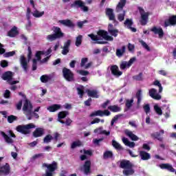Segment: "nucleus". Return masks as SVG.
Listing matches in <instances>:
<instances>
[{"label": "nucleus", "instance_id": "f704fd0d", "mask_svg": "<svg viewBox=\"0 0 176 176\" xmlns=\"http://www.w3.org/2000/svg\"><path fill=\"white\" fill-rule=\"evenodd\" d=\"M124 175L130 176L133 175L135 171L133 169V168H127L126 170H124L122 171Z\"/></svg>", "mask_w": 176, "mask_h": 176}, {"label": "nucleus", "instance_id": "c756f323", "mask_svg": "<svg viewBox=\"0 0 176 176\" xmlns=\"http://www.w3.org/2000/svg\"><path fill=\"white\" fill-rule=\"evenodd\" d=\"M0 134L4 138L6 142H7V144H13V139H12L10 137H9V135H8L5 132L1 131Z\"/></svg>", "mask_w": 176, "mask_h": 176}, {"label": "nucleus", "instance_id": "7ed1b4c3", "mask_svg": "<svg viewBox=\"0 0 176 176\" xmlns=\"http://www.w3.org/2000/svg\"><path fill=\"white\" fill-rule=\"evenodd\" d=\"M35 124L33 123H30L26 125H18L16 130L18 131V133L27 135L31 133V129H35Z\"/></svg>", "mask_w": 176, "mask_h": 176}, {"label": "nucleus", "instance_id": "2f4dec72", "mask_svg": "<svg viewBox=\"0 0 176 176\" xmlns=\"http://www.w3.org/2000/svg\"><path fill=\"white\" fill-rule=\"evenodd\" d=\"M86 93H87L88 97H93L95 98H98V94H97V91H96V90L87 89Z\"/></svg>", "mask_w": 176, "mask_h": 176}, {"label": "nucleus", "instance_id": "ddd939ff", "mask_svg": "<svg viewBox=\"0 0 176 176\" xmlns=\"http://www.w3.org/2000/svg\"><path fill=\"white\" fill-rule=\"evenodd\" d=\"M10 174V165L6 163L5 165L0 166V175H9Z\"/></svg>", "mask_w": 176, "mask_h": 176}, {"label": "nucleus", "instance_id": "0e129e2a", "mask_svg": "<svg viewBox=\"0 0 176 176\" xmlns=\"http://www.w3.org/2000/svg\"><path fill=\"white\" fill-rule=\"evenodd\" d=\"M87 61H89V58H82L81 59L80 67H85V65H86V63H87Z\"/></svg>", "mask_w": 176, "mask_h": 176}, {"label": "nucleus", "instance_id": "58836bf2", "mask_svg": "<svg viewBox=\"0 0 176 176\" xmlns=\"http://www.w3.org/2000/svg\"><path fill=\"white\" fill-rule=\"evenodd\" d=\"M113 157V153L112 151H107L103 154V159H111Z\"/></svg>", "mask_w": 176, "mask_h": 176}, {"label": "nucleus", "instance_id": "5701e85b", "mask_svg": "<svg viewBox=\"0 0 176 176\" xmlns=\"http://www.w3.org/2000/svg\"><path fill=\"white\" fill-rule=\"evenodd\" d=\"M126 3H127V0H120L116 8L117 13H120V12L123 10V8L126 6Z\"/></svg>", "mask_w": 176, "mask_h": 176}, {"label": "nucleus", "instance_id": "ea45409f", "mask_svg": "<svg viewBox=\"0 0 176 176\" xmlns=\"http://www.w3.org/2000/svg\"><path fill=\"white\" fill-rule=\"evenodd\" d=\"M124 25H126L127 28L129 29L131 27H133V24L134 23L133 22V19H126L125 21L124 22Z\"/></svg>", "mask_w": 176, "mask_h": 176}, {"label": "nucleus", "instance_id": "4c0bfd02", "mask_svg": "<svg viewBox=\"0 0 176 176\" xmlns=\"http://www.w3.org/2000/svg\"><path fill=\"white\" fill-rule=\"evenodd\" d=\"M51 79H52V77L48 75H43L40 78L41 82H42V83H47V82Z\"/></svg>", "mask_w": 176, "mask_h": 176}, {"label": "nucleus", "instance_id": "603ef678", "mask_svg": "<svg viewBox=\"0 0 176 176\" xmlns=\"http://www.w3.org/2000/svg\"><path fill=\"white\" fill-rule=\"evenodd\" d=\"M15 120H17V116L11 115L8 117V123H13Z\"/></svg>", "mask_w": 176, "mask_h": 176}, {"label": "nucleus", "instance_id": "423d86ee", "mask_svg": "<svg viewBox=\"0 0 176 176\" xmlns=\"http://www.w3.org/2000/svg\"><path fill=\"white\" fill-rule=\"evenodd\" d=\"M63 73V76L67 80V82H74L75 77L74 72L71 71V69L67 68V67H63L62 70Z\"/></svg>", "mask_w": 176, "mask_h": 176}, {"label": "nucleus", "instance_id": "393cba45", "mask_svg": "<svg viewBox=\"0 0 176 176\" xmlns=\"http://www.w3.org/2000/svg\"><path fill=\"white\" fill-rule=\"evenodd\" d=\"M43 134H45V129L43 128H36L33 132L32 135L34 138H38L42 137Z\"/></svg>", "mask_w": 176, "mask_h": 176}, {"label": "nucleus", "instance_id": "72a5a7b5", "mask_svg": "<svg viewBox=\"0 0 176 176\" xmlns=\"http://www.w3.org/2000/svg\"><path fill=\"white\" fill-rule=\"evenodd\" d=\"M32 14L34 17H36V19H39V17H42V16L45 14V11L39 12L38 10H35Z\"/></svg>", "mask_w": 176, "mask_h": 176}, {"label": "nucleus", "instance_id": "dca6fc26", "mask_svg": "<svg viewBox=\"0 0 176 176\" xmlns=\"http://www.w3.org/2000/svg\"><path fill=\"white\" fill-rule=\"evenodd\" d=\"M69 115V112L67 111H63L58 113V122L61 123L62 124H65V121L63 120V119H65L66 117Z\"/></svg>", "mask_w": 176, "mask_h": 176}, {"label": "nucleus", "instance_id": "37998d69", "mask_svg": "<svg viewBox=\"0 0 176 176\" xmlns=\"http://www.w3.org/2000/svg\"><path fill=\"white\" fill-rule=\"evenodd\" d=\"M52 140H53V136H52V135L50 134H48L44 138L43 142L44 144H49L50 142H52Z\"/></svg>", "mask_w": 176, "mask_h": 176}, {"label": "nucleus", "instance_id": "6e6d98bb", "mask_svg": "<svg viewBox=\"0 0 176 176\" xmlns=\"http://www.w3.org/2000/svg\"><path fill=\"white\" fill-rule=\"evenodd\" d=\"M37 64H38V60L33 58L32 59V71H36V68H38L37 67Z\"/></svg>", "mask_w": 176, "mask_h": 176}, {"label": "nucleus", "instance_id": "7c9ffc66", "mask_svg": "<svg viewBox=\"0 0 176 176\" xmlns=\"http://www.w3.org/2000/svg\"><path fill=\"white\" fill-rule=\"evenodd\" d=\"M126 53V46L123 45L122 49H117L116 50V56L117 57H122Z\"/></svg>", "mask_w": 176, "mask_h": 176}, {"label": "nucleus", "instance_id": "cd10ccee", "mask_svg": "<svg viewBox=\"0 0 176 176\" xmlns=\"http://www.w3.org/2000/svg\"><path fill=\"white\" fill-rule=\"evenodd\" d=\"M19 35V30H17V27L14 26L8 32V36L10 38H14Z\"/></svg>", "mask_w": 176, "mask_h": 176}, {"label": "nucleus", "instance_id": "8fccbe9b", "mask_svg": "<svg viewBox=\"0 0 176 176\" xmlns=\"http://www.w3.org/2000/svg\"><path fill=\"white\" fill-rule=\"evenodd\" d=\"M154 110L155 111L157 115L162 116L163 115V111H162V108H160L157 104L154 106Z\"/></svg>", "mask_w": 176, "mask_h": 176}, {"label": "nucleus", "instance_id": "bb28decb", "mask_svg": "<svg viewBox=\"0 0 176 176\" xmlns=\"http://www.w3.org/2000/svg\"><path fill=\"white\" fill-rule=\"evenodd\" d=\"M139 156L142 160H149L151 159V154L145 151H140L139 152Z\"/></svg>", "mask_w": 176, "mask_h": 176}, {"label": "nucleus", "instance_id": "6ab92c4d", "mask_svg": "<svg viewBox=\"0 0 176 176\" xmlns=\"http://www.w3.org/2000/svg\"><path fill=\"white\" fill-rule=\"evenodd\" d=\"M58 23L62 24V25H65V27H68L69 28H75V23H74L71 19L59 20Z\"/></svg>", "mask_w": 176, "mask_h": 176}, {"label": "nucleus", "instance_id": "bf43d9fd", "mask_svg": "<svg viewBox=\"0 0 176 176\" xmlns=\"http://www.w3.org/2000/svg\"><path fill=\"white\" fill-rule=\"evenodd\" d=\"M109 34H111V35H112V36L116 38V36H118V34H119V30L117 29H114L113 30H109Z\"/></svg>", "mask_w": 176, "mask_h": 176}, {"label": "nucleus", "instance_id": "9d476101", "mask_svg": "<svg viewBox=\"0 0 176 176\" xmlns=\"http://www.w3.org/2000/svg\"><path fill=\"white\" fill-rule=\"evenodd\" d=\"M137 60L135 57L131 58L128 62L127 61H122L120 64V69H126V68H130L134 64V62Z\"/></svg>", "mask_w": 176, "mask_h": 176}, {"label": "nucleus", "instance_id": "5fc2aeb1", "mask_svg": "<svg viewBox=\"0 0 176 176\" xmlns=\"http://www.w3.org/2000/svg\"><path fill=\"white\" fill-rule=\"evenodd\" d=\"M3 57L8 58V57H12L13 56L14 54H16V52L12 51V52H4L3 54Z\"/></svg>", "mask_w": 176, "mask_h": 176}, {"label": "nucleus", "instance_id": "4d7b16f0", "mask_svg": "<svg viewBox=\"0 0 176 176\" xmlns=\"http://www.w3.org/2000/svg\"><path fill=\"white\" fill-rule=\"evenodd\" d=\"M140 43L142 45V46H143L144 48L146 49V50H147V52H151V47H149V45H148V44H146V43H145V41H140Z\"/></svg>", "mask_w": 176, "mask_h": 176}, {"label": "nucleus", "instance_id": "20e7f679", "mask_svg": "<svg viewBox=\"0 0 176 176\" xmlns=\"http://www.w3.org/2000/svg\"><path fill=\"white\" fill-rule=\"evenodd\" d=\"M32 108L33 107L31 102L28 100V99H26L23 104L22 111H23V113H25L28 116V120H31V119H32V116H31V113H32Z\"/></svg>", "mask_w": 176, "mask_h": 176}, {"label": "nucleus", "instance_id": "69168bd1", "mask_svg": "<svg viewBox=\"0 0 176 176\" xmlns=\"http://www.w3.org/2000/svg\"><path fill=\"white\" fill-rule=\"evenodd\" d=\"M122 116H123V114H118V115H116V116L112 118V121L116 122V121H118V120L120 119V118H122Z\"/></svg>", "mask_w": 176, "mask_h": 176}, {"label": "nucleus", "instance_id": "473e14b6", "mask_svg": "<svg viewBox=\"0 0 176 176\" xmlns=\"http://www.w3.org/2000/svg\"><path fill=\"white\" fill-rule=\"evenodd\" d=\"M108 109L111 111V112L116 113V112H120L122 111V108H120L118 105H111L108 107Z\"/></svg>", "mask_w": 176, "mask_h": 176}, {"label": "nucleus", "instance_id": "c9c22d12", "mask_svg": "<svg viewBox=\"0 0 176 176\" xmlns=\"http://www.w3.org/2000/svg\"><path fill=\"white\" fill-rule=\"evenodd\" d=\"M126 135L131 138L132 141H138L139 138H138L137 135H134L133 132L131 131H128L126 133Z\"/></svg>", "mask_w": 176, "mask_h": 176}, {"label": "nucleus", "instance_id": "0eeeda50", "mask_svg": "<svg viewBox=\"0 0 176 176\" xmlns=\"http://www.w3.org/2000/svg\"><path fill=\"white\" fill-rule=\"evenodd\" d=\"M1 78L3 80H7V82L10 85H16V84L19 83L18 80H12V79H13V72H10V71L5 72L2 75Z\"/></svg>", "mask_w": 176, "mask_h": 176}, {"label": "nucleus", "instance_id": "774afa93", "mask_svg": "<svg viewBox=\"0 0 176 176\" xmlns=\"http://www.w3.org/2000/svg\"><path fill=\"white\" fill-rule=\"evenodd\" d=\"M72 124V120H71V118H66V120L65 121V124H66V126H71Z\"/></svg>", "mask_w": 176, "mask_h": 176}, {"label": "nucleus", "instance_id": "f8f14e48", "mask_svg": "<svg viewBox=\"0 0 176 176\" xmlns=\"http://www.w3.org/2000/svg\"><path fill=\"white\" fill-rule=\"evenodd\" d=\"M176 25V16L173 15L170 16L168 19L164 21V27L167 28V27Z\"/></svg>", "mask_w": 176, "mask_h": 176}, {"label": "nucleus", "instance_id": "e2e57ef3", "mask_svg": "<svg viewBox=\"0 0 176 176\" xmlns=\"http://www.w3.org/2000/svg\"><path fill=\"white\" fill-rule=\"evenodd\" d=\"M87 23V20H85L83 21H78L77 22V25L78 28H83V24H86Z\"/></svg>", "mask_w": 176, "mask_h": 176}, {"label": "nucleus", "instance_id": "39448f33", "mask_svg": "<svg viewBox=\"0 0 176 176\" xmlns=\"http://www.w3.org/2000/svg\"><path fill=\"white\" fill-rule=\"evenodd\" d=\"M138 9L141 16V18L140 20V23L141 25H146V24H148V19L151 14L148 12H145V10H144V8H142V7H138Z\"/></svg>", "mask_w": 176, "mask_h": 176}, {"label": "nucleus", "instance_id": "412c9836", "mask_svg": "<svg viewBox=\"0 0 176 176\" xmlns=\"http://www.w3.org/2000/svg\"><path fill=\"white\" fill-rule=\"evenodd\" d=\"M151 32L155 34V35L158 34L159 38H162L164 36V32L162 28H157L156 26H154L151 29Z\"/></svg>", "mask_w": 176, "mask_h": 176}, {"label": "nucleus", "instance_id": "6e6552de", "mask_svg": "<svg viewBox=\"0 0 176 176\" xmlns=\"http://www.w3.org/2000/svg\"><path fill=\"white\" fill-rule=\"evenodd\" d=\"M71 8H80L83 12H89V8L85 6V2L82 0H76L73 3L71 4Z\"/></svg>", "mask_w": 176, "mask_h": 176}, {"label": "nucleus", "instance_id": "79ce46f5", "mask_svg": "<svg viewBox=\"0 0 176 176\" xmlns=\"http://www.w3.org/2000/svg\"><path fill=\"white\" fill-rule=\"evenodd\" d=\"M82 38H83V36H82V35H78L76 37L75 45H76V46H77V47H79V46H80V45H82Z\"/></svg>", "mask_w": 176, "mask_h": 176}, {"label": "nucleus", "instance_id": "1a4fd4ad", "mask_svg": "<svg viewBox=\"0 0 176 176\" xmlns=\"http://www.w3.org/2000/svg\"><path fill=\"white\" fill-rule=\"evenodd\" d=\"M89 116L90 118H94V116H101V118H102V116H111V111L108 109L104 111L98 110L91 113Z\"/></svg>", "mask_w": 176, "mask_h": 176}, {"label": "nucleus", "instance_id": "e433bc0d", "mask_svg": "<svg viewBox=\"0 0 176 176\" xmlns=\"http://www.w3.org/2000/svg\"><path fill=\"white\" fill-rule=\"evenodd\" d=\"M136 98H138V105L141 104V100H142V90L139 89L136 93Z\"/></svg>", "mask_w": 176, "mask_h": 176}, {"label": "nucleus", "instance_id": "338daca9", "mask_svg": "<svg viewBox=\"0 0 176 176\" xmlns=\"http://www.w3.org/2000/svg\"><path fill=\"white\" fill-rule=\"evenodd\" d=\"M134 49H135V46L131 43L128 44V50L129 52H134Z\"/></svg>", "mask_w": 176, "mask_h": 176}, {"label": "nucleus", "instance_id": "a211bd4d", "mask_svg": "<svg viewBox=\"0 0 176 176\" xmlns=\"http://www.w3.org/2000/svg\"><path fill=\"white\" fill-rule=\"evenodd\" d=\"M150 97L151 98H153V100H162V96L160 94H157V90H156L155 88H152L148 91Z\"/></svg>", "mask_w": 176, "mask_h": 176}, {"label": "nucleus", "instance_id": "2eb2a0df", "mask_svg": "<svg viewBox=\"0 0 176 176\" xmlns=\"http://www.w3.org/2000/svg\"><path fill=\"white\" fill-rule=\"evenodd\" d=\"M105 13L106 16L109 17V20L110 21H113V23H116V18L115 16V13H113V9L106 8Z\"/></svg>", "mask_w": 176, "mask_h": 176}, {"label": "nucleus", "instance_id": "c03bdc74", "mask_svg": "<svg viewBox=\"0 0 176 176\" xmlns=\"http://www.w3.org/2000/svg\"><path fill=\"white\" fill-rule=\"evenodd\" d=\"M83 89H85V87L83 86H81V88L80 87L76 88L78 94V96H80V98H83V96L85 94V91H83Z\"/></svg>", "mask_w": 176, "mask_h": 176}, {"label": "nucleus", "instance_id": "de8ad7c7", "mask_svg": "<svg viewBox=\"0 0 176 176\" xmlns=\"http://www.w3.org/2000/svg\"><path fill=\"white\" fill-rule=\"evenodd\" d=\"M153 85L159 87V93H162L163 91V87L162 86L160 81L156 80L153 82Z\"/></svg>", "mask_w": 176, "mask_h": 176}, {"label": "nucleus", "instance_id": "49530a36", "mask_svg": "<svg viewBox=\"0 0 176 176\" xmlns=\"http://www.w3.org/2000/svg\"><path fill=\"white\" fill-rule=\"evenodd\" d=\"M45 54L44 51H37L35 54V57H36L37 61H41L42 60V55Z\"/></svg>", "mask_w": 176, "mask_h": 176}, {"label": "nucleus", "instance_id": "09e8293b", "mask_svg": "<svg viewBox=\"0 0 176 176\" xmlns=\"http://www.w3.org/2000/svg\"><path fill=\"white\" fill-rule=\"evenodd\" d=\"M126 16V11L123 10L122 13L118 14V21H123L124 20V17Z\"/></svg>", "mask_w": 176, "mask_h": 176}, {"label": "nucleus", "instance_id": "f03ea898", "mask_svg": "<svg viewBox=\"0 0 176 176\" xmlns=\"http://www.w3.org/2000/svg\"><path fill=\"white\" fill-rule=\"evenodd\" d=\"M52 31L54 32V34H48L46 36V39L48 42H54L56 39L64 38V33L61 31V28L57 26H54L52 28Z\"/></svg>", "mask_w": 176, "mask_h": 176}, {"label": "nucleus", "instance_id": "a19ab883", "mask_svg": "<svg viewBox=\"0 0 176 176\" xmlns=\"http://www.w3.org/2000/svg\"><path fill=\"white\" fill-rule=\"evenodd\" d=\"M112 146H113V148L118 149V151H122V149H123L120 144H119L116 140H112Z\"/></svg>", "mask_w": 176, "mask_h": 176}, {"label": "nucleus", "instance_id": "3c124183", "mask_svg": "<svg viewBox=\"0 0 176 176\" xmlns=\"http://www.w3.org/2000/svg\"><path fill=\"white\" fill-rule=\"evenodd\" d=\"M134 102V100L133 99H131V100H126V102L125 103V106L128 109H130V108H131V107H133V103Z\"/></svg>", "mask_w": 176, "mask_h": 176}, {"label": "nucleus", "instance_id": "680f3d73", "mask_svg": "<svg viewBox=\"0 0 176 176\" xmlns=\"http://www.w3.org/2000/svg\"><path fill=\"white\" fill-rule=\"evenodd\" d=\"M143 109L146 113H149L151 112V107L149 106V104L144 105L143 107Z\"/></svg>", "mask_w": 176, "mask_h": 176}, {"label": "nucleus", "instance_id": "4468645a", "mask_svg": "<svg viewBox=\"0 0 176 176\" xmlns=\"http://www.w3.org/2000/svg\"><path fill=\"white\" fill-rule=\"evenodd\" d=\"M163 134H164V130L162 129L160 132L151 133V137L153 140H157L160 142H163V137H162Z\"/></svg>", "mask_w": 176, "mask_h": 176}, {"label": "nucleus", "instance_id": "4be33fe9", "mask_svg": "<svg viewBox=\"0 0 176 176\" xmlns=\"http://www.w3.org/2000/svg\"><path fill=\"white\" fill-rule=\"evenodd\" d=\"M20 63L23 71H25V72H28V62L27 61L25 56H21Z\"/></svg>", "mask_w": 176, "mask_h": 176}, {"label": "nucleus", "instance_id": "9b49d317", "mask_svg": "<svg viewBox=\"0 0 176 176\" xmlns=\"http://www.w3.org/2000/svg\"><path fill=\"white\" fill-rule=\"evenodd\" d=\"M83 173L85 175L91 174V161L86 160L82 165Z\"/></svg>", "mask_w": 176, "mask_h": 176}, {"label": "nucleus", "instance_id": "864d4df0", "mask_svg": "<svg viewBox=\"0 0 176 176\" xmlns=\"http://www.w3.org/2000/svg\"><path fill=\"white\" fill-rule=\"evenodd\" d=\"M142 76H143L142 72H140L139 74L133 76V79L134 80L141 81L143 79Z\"/></svg>", "mask_w": 176, "mask_h": 176}, {"label": "nucleus", "instance_id": "052dcab7", "mask_svg": "<svg viewBox=\"0 0 176 176\" xmlns=\"http://www.w3.org/2000/svg\"><path fill=\"white\" fill-rule=\"evenodd\" d=\"M28 61H30V60H31V58L32 57V50H31V47L30 46H29L28 47Z\"/></svg>", "mask_w": 176, "mask_h": 176}, {"label": "nucleus", "instance_id": "f257e3e1", "mask_svg": "<svg viewBox=\"0 0 176 176\" xmlns=\"http://www.w3.org/2000/svg\"><path fill=\"white\" fill-rule=\"evenodd\" d=\"M89 38H90L94 42H96L98 45H107L108 42L107 41H100V36L103 38L104 41H113V37L111 36L108 35V32L104 30H100L97 32V35L94 34H88Z\"/></svg>", "mask_w": 176, "mask_h": 176}, {"label": "nucleus", "instance_id": "b1692460", "mask_svg": "<svg viewBox=\"0 0 176 176\" xmlns=\"http://www.w3.org/2000/svg\"><path fill=\"white\" fill-rule=\"evenodd\" d=\"M120 168H133V164L129 160H123L120 162Z\"/></svg>", "mask_w": 176, "mask_h": 176}, {"label": "nucleus", "instance_id": "a878e982", "mask_svg": "<svg viewBox=\"0 0 176 176\" xmlns=\"http://www.w3.org/2000/svg\"><path fill=\"white\" fill-rule=\"evenodd\" d=\"M94 133H95L96 134L104 135H109L111 134V132L109 131H107L106 130H104V128L102 126H100L94 129Z\"/></svg>", "mask_w": 176, "mask_h": 176}, {"label": "nucleus", "instance_id": "c85d7f7f", "mask_svg": "<svg viewBox=\"0 0 176 176\" xmlns=\"http://www.w3.org/2000/svg\"><path fill=\"white\" fill-rule=\"evenodd\" d=\"M58 109H61V105L57 104H52L47 107V111L50 112H56L58 111Z\"/></svg>", "mask_w": 176, "mask_h": 176}, {"label": "nucleus", "instance_id": "13d9d810", "mask_svg": "<svg viewBox=\"0 0 176 176\" xmlns=\"http://www.w3.org/2000/svg\"><path fill=\"white\" fill-rule=\"evenodd\" d=\"M0 65L2 68H6V67H9V62L6 60H2L0 63Z\"/></svg>", "mask_w": 176, "mask_h": 176}, {"label": "nucleus", "instance_id": "aec40b11", "mask_svg": "<svg viewBox=\"0 0 176 176\" xmlns=\"http://www.w3.org/2000/svg\"><path fill=\"white\" fill-rule=\"evenodd\" d=\"M159 167L161 168V170H167V171H169L170 173H175V169L170 164H160Z\"/></svg>", "mask_w": 176, "mask_h": 176}, {"label": "nucleus", "instance_id": "f3484780", "mask_svg": "<svg viewBox=\"0 0 176 176\" xmlns=\"http://www.w3.org/2000/svg\"><path fill=\"white\" fill-rule=\"evenodd\" d=\"M110 71L112 74V75H113L114 76H122V75L123 74V72H122L121 71H119V67H118V65H113L111 66L110 67Z\"/></svg>", "mask_w": 176, "mask_h": 176}, {"label": "nucleus", "instance_id": "a18cd8bd", "mask_svg": "<svg viewBox=\"0 0 176 176\" xmlns=\"http://www.w3.org/2000/svg\"><path fill=\"white\" fill-rule=\"evenodd\" d=\"M77 146H82V142H80V140L73 142L71 145L72 149H75Z\"/></svg>", "mask_w": 176, "mask_h": 176}]
</instances>
